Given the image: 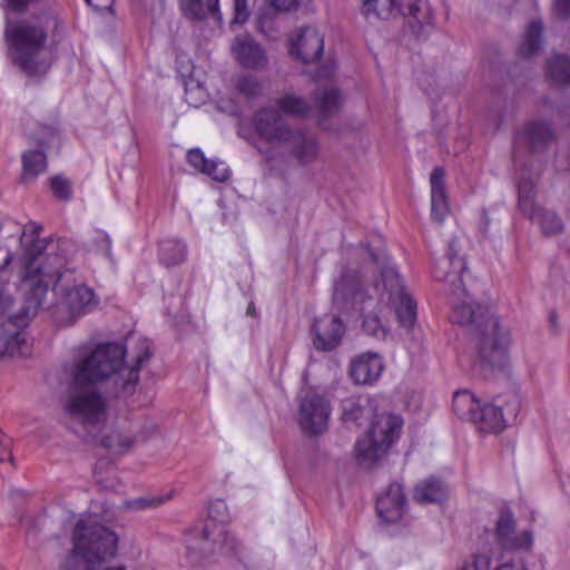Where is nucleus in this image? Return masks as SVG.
Segmentation results:
<instances>
[{"label":"nucleus","instance_id":"5701e85b","mask_svg":"<svg viewBox=\"0 0 570 570\" xmlns=\"http://www.w3.org/2000/svg\"><path fill=\"white\" fill-rule=\"evenodd\" d=\"M383 368L381 357L370 352L360 355L351 364L350 375L356 384H372L380 377Z\"/></svg>","mask_w":570,"mask_h":570},{"label":"nucleus","instance_id":"dca6fc26","mask_svg":"<svg viewBox=\"0 0 570 570\" xmlns=\"http://www.w3.org/2000/svg\"><path fill=\"white\" fill-rule=\"evenodd\" d=\"M253 124L256 134L269 144H279L291 129L282 114L273 108H262L254 118Z\"/></svg>","mask_w":570,"mask_h":570},{"label":"nucleus","instance_id":"2f4dec72","mask_svg":"<svg viewBox=\"0 0 570 570\" xmlns=\"http://www.w3.org/2000/svg\"><path fill=\"white\" fill-rule=\"evenodd\" d=\"M160 264L169 267L185 262L187 256L186 244L176 238H167L159 243L158 250Z\"/></svg>","mask_w":570,"mask_h":570},{"label":"nucleus","instance_id":"bb28decb","mask_svg":"<svg viewBox=\"0 0 570 570\" xmlns=\"http://www.w3.org/2000/svg\"><path fill=\"white\" fill-rule=\"evenodd\" d=\"M449 497L446 484L440 479L430 478L417 484L414 489L413 498L422 504L442 503Z\"/></svg>","mask_w":570,"mask_h":570},{"label":"nucleus","instance_id":"7c9ffc66","mask_svg":"<svg viewBox=\"0 0 570 570\" xmlns=\"http://www.w3.org/2000/svg\"><path fill=\"white\" fill-rule=\"evenodd\" d=\"M10 321L0 333V357L21 355L22 346L26 343V333L18 331Z\"/></svg>","mask_w":570,"mask_h":570},{"label":"nucleus","instance_id":"412c9836","mask_svg":"<svg viewBox=\"0 0 570 570\" xmlns=\"http://www.w3.org/2000/svg\"><path fill=\"white\" fill-rule=\"evenodd\" d=\"M519 138L532 154L543 153L556 141V132L546 121H531L519 132Z\"/></svg>","mask_w":570,"mask_h":570},{"label":"nucleus","instance_id":"f8f14e48","mask_svg":"<svg viewBox=\"0 0 570 570\" xmlns=\"http://www.w3.org/2000/svg\"><path fill=\"white\" fill-rule=\"evenodd\" d=\"M331 409L324 396L308 392L299 404V425L309 434H318L326 430Z\"/></svg>","mask_w":570,"mask_h":570},{"label":"nucleus","instance_id":"8fccbe9b","mask_svg":"<svg viewBox=\"0 0 570 570\" xmlns=\"http://www.w3.org/2000/svg\"><path fill=\"white\" fill-rule=\"evenodd\" d=\"M187 161L195 169L203 173L209 160L204 156V153L199 148H194L188 151Z\"/></svg>","mask_w":570,"mask_h":570},{"label":"nucleus","instance_id":"c03bdc74","mask_svg":"<svg viewBox=\"0 0 570 570\" xmlns=\"http://www.w3.org/2000/svg\"><path fill=\"white\" fill-rule=\"evenodd\" d=\"M236 90L246 98H254L262 92V85L254 76L244 75L237 79Z\"/></svg>","mask_w":570,"mask_h":570},{"label":"nucleus","instance_id":"49530a36","mask_svg":"<svg viewBox=\"0 0 570 570\" xmlns=\"http://www.w3.org/2000/svg\"><path fill=\"white\" fill-rule=\"evenodd\" d=\"M203 173L217 181H226L230 177V171L223 161L209 160Z\"/></svg>","mask_w":570,"mask_h":570},{"label":"nucleus","instance_id":"a18cd8bd","mask_svg":"<svg viewBox=\"0 0 570 570\" xmlns=\"http://www.w3.org/2000/svg\"><path fill=\"white\" fill-rule=\"evenodd\" d=\"M362 328L365 334L377 340H384L387 334V328L383 325L381 318L376 314L365 315Z\"/></svg>","mask_w":570,"mask_h":570},{"label":"nucleus","instance_id":"f704fd0d","mask_svg":"<svg viewBox=\"0 0 570 570\" xmlns=\"http://www.w3.org/2000/svg\"><path fill=\"white\" fill-rule=\"evenodd\" d=\"M22 179H35L47 169V157L42 150H28L22 154Z\"/></svg>","mask_w":570,"mask_h":570},{"label":"nucleus","instance_id":"72a5a7b5","mask_svg":"<svg viewBox=\"0 0 570 570\" xmlns=\"http://www.w3.org/2000/svg\"><path fill=\"white\" fill-rule=\"evenodd\" d=\"M184 10L187 16L196 20H204L208 16L220 20L219 0H184Z\"/></svg>","mask_w":570,"mask_h":570},{"label":"nucleus","instance_id":"c85d7f7f","mask_svg":"<svg viewBox=\"0 0 570 570\" xmlns=\"http://www.w3.org/2000/svg\"><path fill=\"white\" fill-rule=\"evenodd\" d=\"M51 550L57 570H71V532L67 527L51 538Z\"/></svg>","mask_w":570,"mask_h":570},{"label":"nucleus","instance_id":"c756f323","mask_svg":"<svg viewBox=\"0 0 570 570\" xmlns=\"http://www.w3.org/2000/svg\"><path fill=\"white\" fill-rule=\"evenodd\" d=\"M481 402L469 391L455 392L452 400V409L458 417L472 423L478 421V412Z\"/></svg>","mask_w":570,"mask_h":570},{"label":"nucleus","instance_id":"6e6552de","mask_svg":"<svg viewBox=\"0 0 570 570\" xmlns=\"http://www.w3.org/2000/svg\"><path fill=\"white\" fill-rule=\"evenodd\" d=\"M399 13L407 19L409 28L416 38L426 36L433 16L426 0H365L363 14L367 18L387 19Z\"/></svg>","mask_w":570,"mask_h":570},{"label":"nucleus","instance_id":"09e8293b","mask_svg":"<svg viewBox=\"0 0 570 570\" xmlns=\"http://www.w3.org/2000/svg\"><path fill=\"white\" fill-rule=\"evenodd\" d=\"M491 558L484 553H476L471 562H465L460 570H490Z\"/></svg>","mask_w":570,"mask_h":570},{"label":"nucleus","instance_id":"69168bd1","mask_svg":"<svg viewBox=\"0 0 570 570\" xmlns=\"http://www.w3.org/2000/svg\"><path fill=\"white\" fill-rule=\"evenodd\" d=\"M83 570H126L124 566L119 567H107L101 569V566H90V567H83Z\"/></svg>","mask_w":570,"mask_h":570},{"label":"nucleus","instance_id":"4468645a","mask_svg":"<svg viewBox=\"0 0 570 570\" xmlns=\"http://www.w3.org/2000/svg\"><path fill=\"white\" fill-rule=\"evenodd\" d=\"M371 261L380 268L381 279V296H386L387 302L393 299L395 296L405 293V286L403 279L400 276L397 269L392 264L391 257L387 255L384 248H373L370 244H364Z\"/></svg>","mask_w":570,"mask_h":570},{"label":"nucleus","instance_id":"79ce46f5","mask_svg":"<svg viewBox=\"0 0 570 570\" xmlns=\"http://www.w3.org/2000/svg\"><path fill=\"white\" fill-rule=\"evenodd\" d=\"M134 443V439L128 435H122L114 431L101 439V445L114 453L120 454L128 451Z\"/></svg>","mask_w":570,"mask_h":570},{"label":"nucleus","instance_id":"e2e57ef3","mask_svg":"<svg viewBox=\"0 0 570 570\" xmlns=\"http://www.w3.org/2000/svg\"><path fill=\"white\" fill-rule=\"evenodd\" d=\"M495 570H528L523 564H514V563H503L499 566Z\"/></svg>","mask_w":570,"mask_h":570},{"label":"nucleus","instance_id":"aec40b11","mask_svg":"<svg viewBox=\"0 0 570 570\" xmlns=\"http://www.w3.org/2000/svg\"><path fill=\"white\" fill-rule=\"evenodd\" d=\"M459 249L456 246V239H451L448 246L446 259L442 262V264H449L452 269L449 272H444L441 266H438L433 271V276L435 279L441 282H446L451 285V291L453 294H458L459 291L465 294V289L463 287L462 282V273L466 268V263L463 257H459Z\"/></svg>","mask_w":570,"mask_h":570},{"label":"nucleus","instance_id":"a878e982","mask_svg":"<svg viewBox=\"0 0 570 570\" xmlns=\"http://www.w3.org/2000/svg\"><path fill=\"white\" fill-rule=\"evenodd\" d=\"M372 400L362 396H351L342 401V419L344 422L361 425L373 414Z\"/></svg>","mask_w":570,"mask_h":570},{"label":"nucleus","instance_id":"4c0bfd02","mask_svg":"<svg viewBox=\"0 0 570 570\" xmlns=\"http://www.w3.org/2000/svg\"><path fill=\"white\" fill-rule=\"evenodd\" d=\"M318 109L323 117L337 112L341 105V95L335 88H325L316 94Z\"/></svg>","mask_w":570,"mask_h":570},{"label":"nucleus","instance_id":"5fc2aeb1","mask_svg":"<svg viewBox=\"0 0 570 570\" xmlns=\"http://www.w3.org/2000/svg\"><path fill=\"white\" fill-rule=\"evenodd\" d=\"M248 18L247 1L234 0V19L233 22L243 23Z\"/></svg>","mask_w":570,"mask_h":570},{"label":"nucleus","instance_id":"39448f33","mask_svg":"<svg viewBox=\"0 0 570 570\" xmlns=\"http://www.w3.org/2000/svg\"><path fill=\"white\" fill-rule=\"evenodd\" d=\"M225 509L218 500L209 508L207 519L196 524L187 539V557L193 566H204L222 560L230 564H245L246 552L235 535L223 521H217L213 513Z\"/></svg>","mask_w":570,"mask_h":570},{"label":"nucleus","instance_id":"de8ad7c7","mask_svg":"<svg viewBox=\"0 0 570 570\" xmlns=\"http://www.w3.org/2000/svg\"><path fill=\"white\" fill-rule=\"evenodd\" d=\"M50 187L53 193V195L59 199H68L70 187H69V180L67 178H63L59 175L53 176L50 179Z\"/></svg>","mask_w":570,"mask_h":570},{"label":"nucleus","instance_id":"b1692460","mask_svg":"<svg viewBox=\"0 0 570 570\" xmlns=\"http://www.w3.org/2000/svg\"><path fill=\"white\" fill-rule=\"evenodd\" d=\"M445 171L442 167H435L430 175L431 184V215L441 223L449 213V204L444 185Z\"/></svg>","mask_w":570,"mask_h":570},{"label":"nucleus","instance_id":"bf43d9fd","mask_svg":"<svg viewBox=\"0 0 570 570\" xmlns=\"http://www.w3.org/2000/svg\"><path fill=\"white\" fill-rule=\"evenodd\" d=\"M277 11H289L298 6V0H266Z\"/></svg>","mask_w":570,"mask_h":570},{"label":"nucleus","instance_id":"338daca9","mask_svg":"<svg viewBox=\"0 0 570 570\" xmlns=\"http://www.w3.org/2000/svg\"><path fill=\"white\" fill-rule=\"evenodd\" d=\"M247 315L249 316H256V308L253 302H250L247 306Z\"/></svg>","mask_w":570,"mask_h":570},{"label":"nucleus","instance_id":"4be33fe9","mask_svg":"<svg viewBox=\"0 0 570 570\" xmlns=\"http://www.w3.org/2000/svg\"><path fill=\"white\" fill-rule=\"evenodd\" d=\"M237 61L248 69H263L267 65L264 49L249 37H237L232 46Z\"/></svg>","mask_w":570,"mask_h":570},{"label":"nucleus","instance_id":"0eeeda50","mask_svg":"<svg viewBox=\"0 0 570 570\" xmlns=\"http://www.w3.org/2000/svg\"><path fill=\"white\" fill-rule=\"evenodd\" d=\"M402 426L403 419L397 414L374 415L367 435L355 445L361 464L371 466L381 460L400 438Z\"/></svg>","mask_w":570,"mask_h":570},{"label":"nucleus","instance_id":"393cba45","mask_svg":"<svg viewBox=\"0 0 570 570\" xmlns=\"http://www.w3.org/2000/svg\"><path fill=\"white\" fill-rule=\"evenodd\" d=\"M49 385L61 396L63 411L71 414V366L63 363L48 374Z\"/></svg>","mask_w":570,"mask_h":570},{"label":"nucleus","instance_id":"f3484780","mask_svg":"<svg viewBox=\"0 0 570 570\" xmlns=\"http://www.w3.org/2000/svg\"><path fill=\"white\" fill-rule=\"evenodd\" d=\"M324 51V36L315 27L301 28L296 39L291 40V55L303 63L318 61Z\"/></svg>","mask_w":570,"mask_h":570},{"label":"nucleus","instance_id":"473e14b6","mask_svg":"<svg viewBox=\"0 0 570 570\" xmlns=\"http://www.w3.org/2000/svg\"><path fill=\"white\" fill-rule=\"evenodd\" d=\"M542 46V22L532 20L524 33L523 40L519 47V53L524 58L535 56Z\"/></svg>","mask_w":570,"mask_h":570},{"label":"nucleus","instance_id":"6e6d98bb","mask_svg":"<svg viewBox=\"0 0 570 570\" xmlns=\"http://www.w3.org/2000/svg\"><path fill=\"white\" fill-rule=\"evenodd\" d=\"M12 460L11 439L0 430V462Z\"/></svg>","mask_w":570,"mask_h":570},{"label":"nucleus","instance_id":"ea45409f","mask_svg":"<svg viewBox=\"0 0 570 570\" xmlns=\"http://www.w3.org/2000/svg\"><path fill=\"white\" fill-rule=\"evenodd\" d=\"M166 497L161 495H142L129 500H125L119 507L120 510L125 511H141L146 509H154L161 505L166 501Z\"/></svg>","mask_w":570,"mask_h":570},{"label":"nucleus","instance_id":"58836bf2","mask_svg":"<svg viewBox=\"0 0 570 570\" xmlns=\"http://www.w3.org/2000/svg\"><path fill=\"white\" fill-rule=\"evenodd\" d=\"M538 224L544 235H558L563 230V223L560 216L548 209H540L535 216Z\"/></svg>","mask_w":570,"mask_h":570},{"label":"nucleus","instance_id":"052dcab7","mask_svg":"<svg viewBox=\"0 0 570 570\" xmlns=\"http://www.w3.org/2000/svg\"><path fill=\"white\" fill-rule=\"evenodd\" d=\"M554 10L561 18H567L570 13V0H557Z\"/></svg>","mask_w":570,"mask_h":570},{"label":"nucleus","instance_id":"680f3d73","mask_svg":"<svg viewBox=\"0 0 570 570\" xmlns=\"http://www.w3.org/2000/svg\"><path fill=\"white\" fill-rule=\"evenodd\" d=\"M13 254L7 249L3 253L0 250V273H2L12 262Z\"/></svg>","mask_w":570,"mask_h":570},{"label":"nucleus","instance_id":"1a4fd4ad","mask_svg":"<svg viewBox=\"0 0 570 570\" xmlns=\"http://www.w3.org/2000/svg\"><path fill=\"white\" fill-rule=\"evenodd\" d=\"M372 296L364 289L360 273L356 269L344 268L333 287V305L342 313L364 312Z\"/></svg>","mask_w":570,"mask_h":570},{"label":"nucleus","instance_id":"7ed1b4c3","mask_svg":"<svg viewBox=\"0 0 570 570\" xmlns=\"http://www.w3.org/2000/svg\"><path fill=\"white\" fill-rule=\"evenodd\" d=\"M454 324L469 328L471 341L476 352L475 366L484 377L502 371L509 360L512 334L491 306L480 303L455 304L450 314Z\"/></svg>","mask_w":570,"mask_h":570},{"label":"nucleus","instance_id":"9b49d317","mask_svg":"<svg viewBox=\"0 0 570 570\" xmlns=\"http://www.w3.org/2000/svg\"><path fill=\"white\" fill-rule=\"evenodd\" d=\"M281 146L287 156L299 165L312 164L320 155V144L316 136L312 131L299 127H291Z\"/></svg>","mask_w":570,"mask_h":570},{"label":"nucleus","instance_id":"774afa93","mask_svg":"<svg viewBox=\"0 0 570 570\" xmlns=\"http://www.w3.org/2000/svg\"><path fill=\"white\" fill-rule=\"evenodd\" d=\"M65 244H66V242H60L59 240L58 244H57V248H61Z\"/></svg>","mask_w":570,"mask_h":570},{"label":"nucleus","instance_id":"20e7f679","mask_svg":"<svg viewBox=\"0 0 570 570\" xmlns=\"http://www.w3.org/2000/svg\"><path fill=\"white\" fill-rule=\"evenodd\" d=\"M60 42L62 29L57 16L43 13L31 19L11 22L7 20L4 40L11 62L24 73L32 76L39 71V55L46 39Z\"/></svg>","mask_w":570,"mask_h":570},{"label":"nucleus","instance_id":"a19ab883","mask_svg":"<svg viewBox=\"0 0 570 570\" xmlns=\"http://www.w3.org/2000/svg\"><path fill=\"white\" fill-rule=\"evenodd\" d=\"M277 106L283 112L294 116H305L309 110L308 104L294 94H287L279 98Z\"/></svg>","mask_w":570,"mask_h":570},{"label":"nucleus","instance_id":"4d7b16f0","mask_svg":"<svg viewBox=\"0 0 570 570\" xmlns=\"http://www.w3.org/2000/svg\"><path fill=\"white\" fill-rule=\"evenodd\" d=\"M518 196H524V197H534L535 196V188L534 184L531 179L522 177L520 178L519 185H518Z\"/></svg>","mask_w":570,"mask_h":570},{"label":"nucleus","instance_id":"37998d69","mask_svg":"<svg viewBox=\"0 0 570 570\" xmlns=\"http://www.w3.org/2000/svg\"><path fill=\"white\" fill-rule=\"evenodd\" d=\"M33 137L42 147L50 148L60 146L58 129L51 125H40Z\"/></svg>","mask_w":570,"mask_h":570},{"label":"nucleus","instance_id":"ddd939ff","mask_svg":"<svg viewBox=\"0 0 570 570\" xmlns=\"http://www.w3.org/2000/svg\"><path fill=\"white\" fill-rule=\"evenodd\" d=\"M495 541L503 551L529 550L533 543L532 532H515V520L510 509H502L495 523Z\"/></svg>","mask_w":570,"mask_h":570},{"label":"nucleus","instance_id":"603ef678","mask_svg":"<svg viewBox=\"0 0 570 570\" xmlns=\"http://www.w3.org/2000/svg\"><path fill=\"white\" fill-rule=\"evenodd\" d=\"M46 521H47V519L42 514H39L36 517L27 515V517H23L21 520L23 527H26L27 532H29V533L30 532L37 533L38 531H40V529L42 527H45Z\"/></svg>","mask_w":570,"mask_h":570},{"label":"nucleus","instance_id":"864d4df0","mask_svg":"<svg viewBox=\"0 0 570 570\" xmlns=\"http://www.w3.org/2000/svg\"><path fill=\"white\" fill-rule=\"evenodd\" d=\"M95 478L101 492H116L121 485L115 478H102L99 472L95 473Z\"/></svg>","mask_w":570,"mask_h":570},{"label":"nucleus","instance_id":"6ab92c4d","mask_svg":"<svg viewBox=\"0 0 570 570\" xmlns=\"http://www.w3.org/2000/svg\"><path fill=\"white\" fill-rule=\"evenodd\" d=\"M406 509V495L401 483L393 482L387 490L377 498L376 511L386 523L397 522Z\"/></svg>","mask_w":570,"mask_h":570},{"label":"nucleus","instance_id":"e433bc0d","mask_svg":"<svg viewBox=\"0 0 570 570\" xmlns=\"http://www.w3.org/2000/svg\"><path fill=\"white\" fill-rule=\"evenodd\" d=\"M548 76L560 85L570 83V58L564 55H556L548 60Z\"/></svg>","mask_w":570,"mask_h":570},{"label":"nucleus","instance_id":"f257e3e1","mask_svg":"<svg viewBox=\"0 0 570 570\" xmlns=\"http://www.w3.org/2000/svg\"><path fill=\"white\" fill-rule=\"evenodd\" d=\"M41 232L42 226L31 222L23 227L20 236V245L23 248L20 257L23 267L21 283L26 296L23 313L27 317L37 313L46 298L50 283L55 293L69 296V289L61 283L67 258L53 249L46 252L48 246L52 247L53 242L41 239Z\"/></svg>","mask_w":570,"mask_h":570},{"label":"nucleus","instance_id":"cd10ccee","mask_svg":"<svg viewBox=\"0 0 570 570\" xmlns=\"http://www.w3.org/2000/svg\"><path fill=\"white\" fill-rule=\"evenodd\" d=\"M100 304L94 288L81 284L73 286V321L95 312Z\"/></svg>","mask_w":570,"mask_h":570},{"label":"nucleus","instance_id":"0e129e2a","mask_svg":"<svg viewBox=\"0 0 570 570\" xmlns=\"http://www.w3.org/2000/svg\"><path fill=\"white\" fill-rule=\"evenodd\" d=\"M490 224V218L485 210L482 212L481 226L480 229L482 233H485Z\"/></svg>","mask_w":570,"mask_h":570},{"label":"nucleus","instance_id":"423d86ee","mask_svg":"<svg viewBox=\"0 0 570 570\" xmlns=\"http://www.w3.org/2000/svg\"><path fill=\"white\" fill-rule=\"evenodd\" d=\"M90 514L95 520L77 522L73 528V538L78 534V541L73 542V566L76 559L81 556L85 567L101 566L117 552L118 537L114 531L102 524L115 518L114 504L107 501L92 502Z\"/></svg>","mask_w":570,"mask_h":570},{"label":"nucleus","instance_id":"3c124183","mask_svg":"<svg viewBox=\"0 0 570 570\" xmlns=\"http://www.w3.org/2000/svg\"><path fill=\"white\" fill-rule=\"evenodd\" d=\"M519 208L531 220L535 218L540 210L535 204L534 197L524 196L519 197Z\"/></svg>","mask_w":570,"mask_h":570},{"label":"nucleus","instance_id":"f03ea898","mask_svg":"<svg viewBox=\"0 0 570 570\" xmlns=\"http://www.w3.org/2000/svg\"><path fill=\"white\" fill-rule=\"evenodd\" d=\"M126 346L119 342L99 343L73 367V382L79 384L111 383L110 394L128 397L136 392L139 372L153 355L150 343L142 340L132 365L125 364Z\"/></svg>","mask_w":570,"mask_h":570},{"label":"nucleus","instance_id":"2eb2a0df","mask_svg":"<svg viewBox=\"0 0 570 570\" xmlns=\"http://www.w3.org/2000/svg\"><path fill=\"white\" fill-rule=\"evenodd\" d=\"M73 415H79L87 425H98L106 420L107 401L96 387H86L73 393Z\"/></svg>","mask_w":570,"mask_h":570},{"label":"nucleus","instance_id":"9d476101","mask_svg":"<svg viewBox=\"0 0 570 570\" xmlns=\"http://www.w3.org/2000/svg\"><path fill=\"white\" fill-rule=\"evenodd\" d=\"M519 410L520 402L515 395L497 396L491 403L480 404L475 424L481 431L499 433L517 419Z\"/></svg>","mask_w":570,"mask_h":570},{"label":"nucleus","instance_id":"a211bd4d","mask_svg":"<svg viewBox=\"0 0 570 570\" xmlns=\"http://www.w3.org/2000/svg\"><path fill=\"white\" fill-rule=\"evenodd\" d=\"M312 331L314 346L330 352L341 343L345 326L337 315L325 314L314 321Z\"/></svg>","mask_w":570,"mask_h":570},{"label":"nucleus","instance_id":"c9c22d12","mask_svg":"<svg viewBox=\"0 0 570 570\" xmlns=\"http://www.w3.org/2000/svg\"><path fill=\"white\" fill-rule=\"evenodd\" d=\"M389 303L393 304L400 324L403 327H412L416 320V304L412 296L405 292L393 297Z\"/></svg>","mask_w":570,"mask_h":570},{"label":"nucleus","instance_id":"13d9d810","mask_svg":"<svg viewBox=\"0 0 570 570\" xmlns=\"http://www.w3.org/2000/svg\"><path fill=\"white\" fill-rule=\"evenodd\" d=\"M85 2L94 9L95 12L102 13L105 11L112 12V0H85Z\"/></svg>","mask_w":570,"mask_h":570}]
</instances>
